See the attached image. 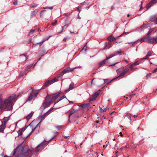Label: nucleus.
<instances>
[{"mask_svg":"<svg viewBox=\"0 0 157 157\" xmlns=\"http://www.w3.org/2000/svg\"><path fill=\"white\" fill-rule=\"evenodd\" d=\"M18 95L13 94L10 96L8 98L2 100L0 98V109L9 111L12 110L13 106V100H16Z\"/></svg>","mask_w":157,"mask_h":157,"instance_id":"f257e3e1","label":"nucleus"},{"mask_svg":"<svg viewBox=\"0 0 157 157\" xmlns=\"http://www.w3.org/2000/svg\"><path fill=\"white\" fill-rule=\"evenodd\" d=\"M24 149L23 148L21 150V152L20 153H18L16 156L17 157H25L26 156H28L32 152L31 149H28L26 152H23Z\"/></svg>","mask_w":157,"mask_h":157,"instance_id":"f03ea898","label":"nucleus"},{"mask_svg":"<svg viewBox=\"0 0 157 157\" xmlns=\"http://www.w3.org/2000/svg\"><path fill=\"white\" fill-rule=\"evenodd\" d=\"M60 94V93L59 92L53 94L51 95H47L46 97V98H49L51 100L56 99L57 98L58 95Z\"/></svg>","mask_w":157,"mask_h":157,"instance_id":"7ed1b4c3","label":"nucleus"},{"mask_svg":"<svg viewBox=\"0 0 157 157\" xmlns=\"http://www.w3.org/2000/svg\"><path fill=\"white\" fill-rule=\"evenodd\" d=\"M77 68V67H75L73 69L67 68L65 69H64L63 71L62 72L64 74L66 73H67L71 72L73 71V70Z\"/></svg>","mask_w":157,"mask_h":157,"instance_id":"20e7f679","label":"nucleus"},{"mask_svg":"<svg viewBox=\"0 0 157 157\" xmlns=\"http://www.w3.org/2000/svg\"><path fill=\"white\" fill-rule=\"evenodd\" d=\"M21 147V146L20 145L18 146L11 153V155L12 156L15 153H16L18 151H19Z\"/></svg>","mask_w":157,"mask_h":157,"instance_id":"39448f33","label":"nucleus"},{"mask_svg":"<svg viewBox=\"0 0 157 157\" xmlns=\"http://www.w3.org/2000/svg\"><path fill=\"white\" fill-rule=\"evenodd\" d=\"M39 54L41 56H44L46 53L45 52V50L44 48L41 49L38 52Z\"/></svg>","mask_w":157,"mask_h":157,"instance_id":"423d86ee","label":"nucleus"},{"mask_svg":"<svg viewBox=\"0 0 157 157\" xmlns=\"http://www.w3.org/2000/svg\"><path fill=\"white\" fill-rule=\"evenodd\" d=\"M99 94V92H96L94 93L93 95V98L91 99V101H93L95 99Z\"/></svg>","mask_w":157,"mask_h":157,"instance_id":"0eeeda50","label":"nucleus"},{"mask_svg":"<svg viewBox=\"0 0 157 157\" xmlns=\"http://www.w3.org/2000/svg\"><path fill=\"white\" fill-rule=\"evenodd\" d=\"M48 114V112H47L46 113L44 114L43 115L41 116L40 118L39 119V120H40V122H41L43 120L44 118Z\"/></svg>","mask_w":157,"mask_h":157,"instance_id":"6e6552de","label":"nucleus"},{"mask_svg":"<svg viewBox=\"0 0 157 157\" xmlns=\"http://www.w3.org/2000/svg\"><path fill=\"white\" fill-rule=\"evenodd\" d=\"M20 56L21 59L22 61H25L27 59V58L25 55H21Z\"/></svg>","mask_w":157,"mask_h":157,"instance_id":"1a4fd4ad","label":"nucleus"},{"mask_svg":"<svg viewBox=\"0 0 157 157\" xmlns=\"http://www.w3.org/2000/svg\"><path fill=\"white\" fill-rule=\"evenodd\" d=\"M90 106L89 104H83L80 105L79 106L83 108L88 109Z\"/></svg>","mask_w":157,"mask_h":157,"instance_id":"9d476101","label":"nucleus"},{"mask_svg":"<svg viewBox=\"0 0 157 157\" xmlns=\"http://www.w3.org/2000/svg\"><path fill=\"white\" fill-rule=\"evenodd\" d=\"M34 113L33 112H32L30 113H29L28 116L26 117V118L27 120H29L31 118L32 116Z\"/></svg>","mask_w":157,"mask_h":157,"instance_id":"9b49d317","label":"nucleus"},{"mask_svg":"<svg viewBox=\"0 0 157 157\" xmlns=\"http://www.w3.org/2000/svg\"><path fill=\"white\" fill-rule=\"evenodd\" d=\"M44 142H46V141H45V140H44V141L42 142V143H41V144H39L36 147V153L38 151H39V150H37V149L39 148L40 147H41V146H43L44 145Z\"/></svg>","mask_w":157,"mask_h":157,"instance_id":"f8f14e48","label":"nucleus"},{"mask_svg":"<svg viewBox=\"0 0 157 157\" xmlns=\"http://www.w3.org/2000/svg\"><path fill=\"white\" fill-rule=\"evenodd\" d=\"M9 119V117H5L3 118L4 125L6 126V123L8 121Z\"/></svg>","mask_w":157,"mask_h":157,"instance_id":"ddd939ff","label":"nucleus"},{"mask_svg":"<svg viewBox=\"0 0 157 157\" xmlns=\"http://www.w3.org/2000/svg\"><path fill=\"white\" fill-rule=\"evenodd\" d=\"M74 88L73 85L72 84H70L69 85V87L68 89H66L65 90L66 92H68L70 90L73 89Z\"/></svg>","mask_w":157,"mask_h":157,"instance_id":"4468645a","label":"nucleus"},{"mask_svg":"<svg viewBox=\"0 0 157 157\" xmlns=\"http://www.w3.org/2000/svg\"><path fill=\"white\" fill-rule=\"evenodd\" d=\"M52 101H48L46 102H44L43 104H44V105L46 107H48L52 103Z\"/></svg>","mask_w":157,"mask_h":157,"instance_id":"2eb2a0df","label":"nucleus"},{"mask_svg":"<svg viewBox=\"0 0 157 157\" xmlns=\"http://www.w3.org/2000/svg\"><path fill=\"white\" fill-rule=\"evenodd\" d=\"M52 81L51 80H48L47 81L45 82V86L46 87H47L49 85L52 84Z\"/></svg>","mask_w":157,"mask_h":157,"instance_id":"dca6fc26","label":"nucleus"},{"mask_svg":"<svg viewBox=\"0 0 157 157\" xmlns=\"http://www.w3.org/2000/svg\"><path fill=\"white\" fill-rule=\"evenodd\" d=\"M66 98L65 96V95H63V96H62L61 97H60L59 98V100L57 101L55 103V104H54V105H56V104H57L58 102L59 101L62 100H63V99L64 98Z\"/></svg>","mask_w":157,"mask_h":157,"instance_id":"f3484780","label":"nucleus"},{"mask_svg":"<svg viewBox=\"0 0 157 157\" xmlns=\"http://www.w3.org/2000/svg\"><path fill=\"white\" fill-rule=\"evenodd\" d=\"M117 55V54H113L110 55L108 57H106V60H108L109 59L114 56H115Z\"/></svg>","mask_w":157,"mask_h":157,"instance_id":"a211bd4d","label":"nucleus"},{"mask_svg":"<svg viewBox=\"0 0 157 157\" xmlns=\"http://www.w3.org/2000/svg\"><path fill=\"white\" fill-rule=\"evenodd\" d=\"M153 37H149L148 43L150 44H153L154 42Z\"/></svg>","mask_w":157,"mask_h":157,"instance_id":"6ab92c4d","label":"nucleus"},{"mask_svg":"<svg viewBox=\"0 0 157 157\" xmlns=\"http://www.w3.org/2000/svg\"><path fill=\"white\" fill-rule=\"evenodd\" d=\"M39 90H37L33 92V95L34 97H36L37 96V95L38 94V93L39 91Z\"/></svg>","mask_w":157,"mask_h":157,"instance_id":"aec40b11","label":"nucleus"},{"mask_svg":"<svg viewBox=\"0 0 157 157\" xmlns=\"http://www.w3.org/2000/svg\"><path fill=\"white\" fill-rule=\"evenodd\" d=\"M34 97L33 95L32 94H31L30 95V96L28 98V100L29 101H31L32 100V99Z\"/></svg>","mask_w":157,"mask_h":157,"instance_id":"412c9836","label":"nucleus"},{"mask_svg":"<svg viewBox=\"0 0 157 157\" xmlns=\"http://www.w3.org/2000/svg\"><path fill=\"white\" fill-rule=\"evenodd\" d=\"M103 79L104 81L103 84L106 83L107 84H108L111 81H109V80L108 79Z\"/></svg>","mask_w":157,"mask_h":157,"instance_id":"4be33fe9","label":"nucleus"},{"mask_svg":"<svg viewBox=\"0 0 157 157\" xmlns=\"http://www.w3.org/2000/svg\"><path fill=\"white\" fill-rule=\"evenodd\" d=\"M6 126L4 125L0 128V132L3 133Z\"/></svg>","mask_w":157,"mask_h":157,"instance_id":"5701e85b","label":"nucleus"},{"mask_svg":"<svg viewBox=\"0 0 157 157\" xmlns=\"http://www.w3.org/2000/svg\"><path fill=\"white\" fill-rule=\"evenodd\" d=\"M120 37V36H117L112 37V41H114L117 39H118Z\"/></svg>","mask_w":157,"mask_h":157,"instance_id":"b1692460","label":"nucleus"},{"mask_svg":"<svg viewBox=\"0 0 157 157\" xmlns=\"http://www.w3.org/2000/svg\"><path fill=\"white\" fill-rule=\"evenodd\" d=\"M143 42H147L148 43V38L147 37H144L143 38Z\"/></svg>","mask_w":157,"mask_h":157,"instance_id":"393cba45","label":"nucleus"},{"mask_svg":"<svg viewBox=\"0 0 157 157\" xmlns=\"http://www.w3.org/2000/svg\"><path fill=\"white\" fill-rule=\"evenodd\" d=\"M38 12V11L36 10H35L31 13V15H34L36 14Z\"/></svg>","mask_w":157,"mask_h":157,"instance_id":"a878e982","label":"nucleus"},{"mask_svg":"<svg viewBox=\"0 0 157 157\" xmlns=\"http://www.w3.org/2000/svg\"><path fill=\"white\" fill-rule=\"evenodd\" d=\"M46 107V106L44 105V104H43L40 107V109L41 111H43Z\"/></svg>","mask_w":157,"mask_h":157,"instance_id":"bb28decb","label":"nucleus"},{"mask_svg":"<svg viewBox=\"0 0 157 157\" xmlns=\"http://www.w3.org/2000/svg\"><path fill=\"white\" fill-rule=\"evenodd\" d=\"M106 59H105V60H103V61H101V62H100V63H99V65L100 66H101V65H102V64H105V61H106Z\"/></svg>","mask_w":157,"mask_h":157,"instance_id":"cd10ccee","label":"nucleus"},{"mask_svg":"<svg viewBox=\"0 0 157 157\" xmlns=\"http://www.w3.org/2000/svg\"><path fill=\"white\" fill-rule=\"evenodd\" d=\"M146 28V25H143L141 27H140V28L141 29V31H142Z\"/></svg>","mask_w":157,"mask_h":157,"instance_id":"c85d7f7f","label":"nucleus"},{"mask_svg":"<svg viewBox=\"0 0 157 157\" xmlns=\"http://www.w3.org/2000/svg\"><path fill=\"white\" fill-rule=\"evenodd\" d=\"M75 111L74 110L71 111L69 114V119H70V117L74 113Z\"/></svg>","mask_w":157,"mask_h":157,"instance_id":"c756f323","label":"nucleus"},{"mask_svg":"<svg viewBox=\"0 0 157 157\" xmlns=\"http://www.w3.org/2000/svg\"><path fill=\"white\" fill-rule=\"evenodd\" d=\"M38 5V4H36L35 3H33L30 6L31 7H36Z\"/></svg>","mask_w":157,"mask_h":157,"instance_id":"7c9ffc66","label":"nucleus"},{"mask_svg":"<svg viewBox=\"0 0 157 157\" xmlns=\"http://www.w3.org/2000/svg\"><path fill=\"white\" fill-rule=\"evenodd\" d=\"M33 65V64H31L28 65L26 68V70H28V69H30Z\"/></svg>","mask_w":157,"mask_h":157,"instance_id":"2f4dec72","label":"nucleus"},{"mask_svg":"<svg viewBox=\"0 0 157 157\" xmlns=\"http://www.w3.org/2000/svg\"><path fill=\"white\" fill-rule=\"evenodd\" d=\"M152 30H149V31H148V33L147 34V35L148 37H149L150 36V33L152 32Z\"/></svg>","mask_w":157,"mask_h":157,"instance_id":"473e14b6","label":"nucleus"},{"mask_svg":"<svg viewBox=\"0 0 157 157\" xmlns=\"http://www.w3.org/2000/svg\"><path fill=\"white\" fill-rule=\"evenodd\" d=\"M154 42H157V36L153 37Z\"/></svg>","mask_w":157,"mask_h":157,"instance_id":"72a5a7b5","label":"nucleus"},{"mask_svg":"<svg viewBox=\"0 0 157 157\" xmlns=\"http://www.w3.org/2000/svg\"><path fill=\"white\" fill-rule=\"evenodd\" d=\"M112 35H110L109 37L108 38V40L110 42L111 41V40H112Z\"/></svg>","mask_w":157,"mask_h":157,"instance_id":"f704fd0d","label":"nucleus"},{"mask_svg":"<svg viewBox=\"0 0 157 157\" xmlns=\"http://www.w3.org/2000/svg\"><path fill=\"white\" fill-rule=\"evenodd\" d=\"M152 53L150 51H149L147 52V56H148L149 57L151 56Z\"/></svg>","mask_w":157,"mask_h":157,"instance_id":"c9c22d12","label":"nucleus"},{"mask_svg":"<svg viewBox=\"0 0 157 157\" xmlns=\"http://www.w3.org/2000/svg\"><path fill=\"white\" fill-rule=\"evenodd\" d=\"M132 64L133 66H135V65H139V63H138L137 62H136L134 63H132Z\"/></svg>","mask_w":157,"mask_h":157,"instance_id":"e433bc0d","label":"nucleus"},{"mask_svg":"<svg viewBox=\"0 0 157 157\" xmlns=\"http://www.w3.org/2000/svg\"><path fill=\"white\" fill-rule=\"evenodd\" d=\"M50 37V36H49V37L46 38L44 39L42 41V42H43V43L46 40H47Z\"/></svg>","mask_w":157,"mask_h":157,"instance_id":"4c0bfd02","label":"nucleus"},{"mask_svg":"<svg viewBox=\"0 0 157 157\" xmlns=\"http://www.w3.org/2000/svg\"><path fill=\"white\" fill-rule=\"evenodd\" d=\"M143 38H141V39H139L137 41V42H139V41H140V44H141V43L142 42H143Z\"/></svg>","mask_w":157,"mask_h":157,"instance_id":"58836bf2","label":"nucleus"},{"mask_svg":"<svg viewBox=\"0 0 157 157\" xmlns=\"http://www.w3.org/2000/svg\"><path fill=\"white\" fill-rule=\"evenodd\" d=\"M36 129L35 128H33L32 129V131L29 134V135L27 137H28L33 132V131H34V130Z\"/></svg>","mask_w":157,"mask_h":157,"instance_id":"ea45409f","label":"nucleus"},{"mask_svg":"<svg viewBox=\"0 0 157 157\" xmlns=\"http://www.w3.org/2000/svg\"><path fill=\"white\" fill-rule=\"evenodd\" d=\"M68 25H65L64 26L62 27V30L61 31V32H62L63 30V28H67L68 27Z\"/></svg>","mask_w":157,"mask_h":157,"instance_id":"a19ab883","label":"nucleus"},{"mask_svg":"<svg viewBox=\"0 0 157 157\" xmlns=\"http://www.w3.org/2000/svg\"><path fill=\"white\" fill-rule=\"evenodd\" d=\"M125 74V73H124L123 72L121 73L118 77H120L124 75Z\"/></svg>","mask_w":157,"mask_h":157,"instance_id":"79ce46f5","label":"nucleus"},{"mask_svg":"<svg viewBox=\"0 0 157 157\" xmlns=\"http://www.w3.org/2000/svg\"><path fill=\"white\" fill-rule=\"evenodd\" d=\"M148 57H148V56H147V55H146L145 56V57H144V58H143L141 60H144V59H147L148 58Z\"/></svg>","mask_w":157,"mask_h":157,"instance_id":"37998d69","label":"nucleus"},{"mask_svg":"<svg viewBox=\"0 0 157 157\" xmlns=\"http://www.w3.org/2000/svg\"><path fill=\"white\" fill-rule=\"evenodd\" d=\"M44 9H49L51 10H52L53 9L52 7H44Z\"/></svg>","mask_w":157,"mask_h":157,"instance_id":"c03bdc74","label":"nucleus"},{"mask_svg":"<svg viewBox=\"0 0 157 157\" xmlns=\"http://www.w3.org/2000/svg\"><path fill=\"white\" fill-rule=\"evenodd\" d=\"M128 70V68H125L123 71V72L125 74Z\"/></svg>","mask_w":157,"mask_h":157,"instance_id":"a18cd8bd","label":"nucleus"},{"mask_svg":"<svg viewBox=\"0 0 157 157\" xmlns=\"http://www.w3.org/2000/svg\"><path fill=\"white\" fill-rule=\"evenodd\" d=\"M35 31V30L34 29H32L30 30V32H29V34H32Z\"/></svg>","mask_w":157,"mask_h":157,"instance_id":"49530a36","label":"nucleus"},{"mask_svg":"<svg viewBox=\"0 0 157 157\" xmlns=\"http://www.w3.org/2000/svg\"><path fill=\"white\" fill-rule=\"evenodd\" d=\"M25 74V72L24 71H21V73L19 75V76H21Z\"/></svg>","mask_w":157,"mask_h":157,"instance_id":"de8ad7c7","label":"nucleus"},{"mask_svg":"<svg viewBox=\"0 0 157 157\" xmlns=\"http://www.w3.org/2000/svg\"><path fill=\"white\" fill-rule=\"evenodd\" d=\"M51 80L52 81V83L57 81V80L56 78L53 79Z\"/></svg>","mask_w":157,"mask_h":157,"instance_id":"09e8293b","label":"nucleus"},{"mask_svg":"<svg viewBox=\"0 0 157 157\" xmlns=\"http://www.w3.org/2000/svg\"><path fill=\"white\" fill-rule=\"evenodd\" d=\"M122 71L121 69H119L117 70V73H120Z\"/></svg>","mask_w":157,"mask_h":157,"instance_id":"8fccbe9b","label":"nucleus"},{"mask_svg":"<svg viewBox=\"0 0 157 157\" xmlns=\"http://www.w3.org/2000/svg\"><path fill=\"white\" fill-rule=\"evenodd\" d=\"M137 41H135L133 42H129L128 43H132V45H133L134 44H137Z\"/></svg>","mask_w":157,"mask_h":157,"instance_id":"3c124183","label":"nucleus"},{"mask_svg":"<svg viewBox=\"0 0 157 157\" xmlns=\"http://www.w3.org/2000/svg\"><path fill=\"white\" fill-rule=\"evenodd\" d=\"M121 50H119V51H117V52H115L114 54H117V55L118 54H120V53H121Z\"/></svg>","mask_w":157,"mask_h":157,"instance_id":"603ef678","label":"nucleus"},{"mask_svg":"<svg viewBox=\"0 0 157 157\" xmlns=\"http://www.w3.org/2000/svg\"><path fill=\"white\" fill-rule=\"evenodd\" d=\"M128 33H126L125 32H124V33H123L121 35H120V36L121 37V36H122L124 34H128Z\"/></svg>","mask_w":157,"mask_h":157,"instance_id":"864d4df0","label":"nucleus"},{"mask_svg":"<svg viewBox=\"0 0 157 157\" xmlns=\"http://www.w3.org/2000/svg\"><path fill=\"white\" fill-rule=\"evenodd\" d=\"M55 127L58 129V130H59L61 128V126H56Z\"/></svg>","mask_w":157,"mask_h":157,"instance_id":"5fc2aeb1","label":"nucleus"},{"mask_svg":"<svg viewBox=\"0 0 157 157\" xmlns=\"http://www.w3.org/2000/svg\"><path fill=\"white\" fill-rule=\"evenodd\" d=\"M99 110L101 112H104L103 109H102L101 107H99Z\"/></svg>","mask_w":157,"mask_h":157,"instance_id":"6e6d98bb","label":"nucleus"},{"mask_svg":"<svg viewBox=\"0 0 157 157\" xmlns=\"http://www.w3.org/2000/svg\"><path fill=\"white\" fill-rule=\"evenodd\" d=\"M69 39L70 38L68 37V36H66L63 39V41H65L67 40V39Z\"/></svg>","mask_w":157,"mask_h":157,"instance_id":"4d7b16f0","label":"nucleus"},{"mask_svg":"<svg viewBox=\"0 0 157 157\" xmlns=\"http://www.w3.org/2000/svg\"><path fill=\"white\" fill-rule=\"evenodd\" d=\"M132 66H133V65H132V64H131L130 66V69H131V70H133V68L132 67Z\"/></svg>","mask_w":157,"mask_h":157,"instance_id":"13d9d810","label":"nucleus"},{"mask_svg":"<svg viewBox=\"0 0 157 157\" xmlns=\"http://www.w3.org/2000/svg\"><path fill=\"white\" fill-rule=\"evenodd\" d=\"M57 22V21H56L55 22H53V23H52V25H56Z\"/></svg>","mask_w":157,"mask_h":157,"instance_id":"bf43d9fd","label":"nucleus"},{"mask_svg":"<svg viewBox=\"0 0 157 157\" xmlns=\"http://www.w3.org/2000/svg\"><path fill=\"white\" fill-rule=\"evenodd\" d=\"M142 2L141 3L140 5V10H142Z\"/></svg>","mask_w":157,"mask_h":157,"instance_id":"052dcab7","label":"nucleus"},{"mask_svg":"<svg viewBox=\"0 0 157 157\" xmlns=\"http://www.w3.org/2000/svg\"><path fill=\"white\" fill-rule=\"evenodd\" d=\"M157 71V68H156V69H155L153 71V72L154 73H155Z\"/></svg>","mask_w":157,"mask_h":157,"instance_id":"680f3d73","label":"nucleus"},{"mask_svg":"<svg viewBox=\"0 0 157 157\" xmlns=\"http://www.w3.org/2000/svg\"><path fill=\"white\" fill-rule=\"evenodd\" d=\"M88 157H92L93 155L91 154H89L88 155Z\"/></svg>","mask_w":157,"mask_h":157,"instance_id":"e2e57ef3","label":"nucleus"},{"mask_svg":"<svg viewBox=\"0 0 157 157\" xmlns=\"http://www.w3.org/2000/svg\"><path fill=\"white\" fill-rule=\"evenodd\" d=\"M42 43L43 42H42V41L37 43L38 44H39L40 45H41L42 44Z\"/></svg>","mask_w":157,"mask_h":157,"instance_id":"0e129e2a","label":"nucleus"},{"mask_svg":"<svg viewBox=\"0 0 157 157\" xmlns=\"http://www.w3.org/2000/svg\"><path fill=\"white\" fill-rule=\"evenodd\" d=\"M108 48H110L111 47V45L110 44H108Z\"/></svg>","mask_w":157,"mask_h":157,"instance_id":"69168bd1","label":"nucleus"},{"mask_svg":"<svg viewBox=\"0 0 157 157\" xmlns=\"http://www.w3.org/2000/svg\"><path fill=\"white\" fill-rule=\"evenodd\" d=\"M13 4L14 5H17V1H16L15 2H14L13 3Z\"/></svg>","mask_w":157,"mask_h":157,"instance_id":"338daca9","label":"nucleus"},{"mask_svg":"<svg viewBox=\"0 0 157 157\" xmlns=\"http://www.w3.org/2000/svg\"><path fill=\"white\" fill-rule=\"evenodd\" d=\"M37 45H38V44L37 43H36L35 44H33V46L34 47H35L36 46H37Z\"/></svg>","mask_w":157,"mask_h":157,"instance_id":"774afa93","label":"nucleus"}]
</instances>
